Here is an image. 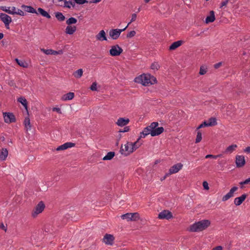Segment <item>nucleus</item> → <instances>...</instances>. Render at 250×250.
Masks as SVG:
<instances>
[{
	"label": "nucleus",
	"instance_id": "nucleus-49",
	"mask_svg": "<svg viewBox=\"0 0 250 250\" xmlns=\"http://www.w3.org/2000/svg\"><path fill=\"white\" fill-rule=\"evenodd\" d=\"M15 14H17V15H19L20 16H23L24 12L21 9H16Z\"/></svg>",
	"mask_w": 250,
	"mask_h": 250
},
{
	"label": "nucleus",
	"instance_id": "nucleus-8",
	"mask_svg": "<svg viewBox=\"0 0 250 250\" xmlns=\"http://www.w3.org/2000/svg\"><path fill=\"white\" fill-rule=\"evenodd\" d=\"M123 49L119 45L116 44L111 47L109 50V53L112 56H118L123 52Z\"/></svg>",
	"mask_w": 250,
	"mask_h": 250
},
{
	"label": "nucleus",
	"instance_id": "nucleus-55",
	"mask_svg": "<svg viewBox=\"0 0 250 250\" xmlns=\"http://www.w3.org/2000/svg\"><path fill=\"white\" fill-rule=\"evenodd\" d=\"M0 228L2 229L3 230H4L5 231H6L7 230L6 228L4 226V225L2 223L0 225Z\"/></svg>",
	"mask_w": 250,
	"mask_h": 250
},
{
	"label": "nucleus",
	"instance_id": "nucleus-13",
	"mask_svg": "<svg viewBox=\"0 0 250 250\" xmlns=\"http://www.w3.org/2000/svg\"><path fill=\"white\" fill-rule=\"evenodd\" d=\"M238 189V188L236 187H233L222 198L223 201H226L229 200L230 198L233 196V194L235 191Z\"/></svg>",
	"mask_w": 250,
	"mask_h": 250
},
{
	"label": "nucleus",
	"instance_id": "nucleus-20",
	"mask_svg": "<svg viewBox=\"0 0 250 250\" xmlns=\"http://www.w3.org/2000/svg\"><path fill=\"white\" fill-rule=\"evenodd\" d=\"M184 42L183 41H178L173 42L169 47V49L170 50H173L180 46Z\"/></svg>",
	"mask_w": 250,
	"mask_h": 250
},
{
	"label": "nucleus",
	"instance_id": "nucleus-43",
	"mask_svg": "<svg viewBox=\"0 0 250 250\" xmlns=\"http://www.w3.org/2000/svg\"><path fill=\"white\" fill-rule=\"evenodd\" d=\"M41 51L46 55H51L52 49H41Z\"/></svg>",
	"mask_w": 250,
	"mask_h": 250
},
{
	"label": "nucleus",
	"instance_id": "nucleus-64",
	"mask_svg": "<svg viewBox=\"0 0 250 250\" xmlns=\"http://www.w3.org/2000/svg\"><path fill=\"white\" fill-rule=\"evenodd\" d=\"M3 37V34L2 33H0V40L2 39Z\"/></svg>",
	"mask_w": 250,
	"mask_h": 250
},
{
	"label": "nucleus",
	"instance_id": "nucleus-24",
	"mask_svg": "<svg viewBox=\"0 0 250 250\" xmlns=\"http://www.w3.org/2000/svg\"><path fill=\"white\" fill-rule=\"evenodd\" d=\"M38 13L39 14H40L43 17H44L47 19L51 18V16L49 14V13L47 12H46V11H45L44 9H43L42 8H39L38 9Z\"/></svg>",
	"mask_w": 250,
	"mask_h": 250
},
{
	"label": "nucleus",
	"instance_id": "nucleus-36",
	"mask_svg": "<svg viewBox=\"0 0 250 250\" xmlns=\"http://www.w3.org/2000/svg\"><path fill=\"white\" fill-rule=\"evenodd\" d=\"M239 184L241 185V188H244V185H250V177L243 182H240Z\"/></svg>",
	"mask_w": 250,
	"mask_h": 250
},
{
	"label": "nucleus",
	"instance_id": "nucleus-54",
	"mask_svg": "<svg viewBox=\"0 0 250 250\" xmlns=\"http://www.w3.org/2000/svg\"><path fill=\"white\" fill-rule=\"evenodd\" d=\"M223 247L221 246H218L213 248V250H222Z\"/></svg>",
	"mask_w": 250,
	"mask_h": 250
},
{
	"label": "nucleus",
	"instance_id": "nucleus-2",
	"mask_svg": "<svg viewBox=\"0 0 250 250\" xmlns=\"http://www.w3.org/2000/svg\"><path fill=\"white\" fill-rule=\"evenodd\" d=\"M210 224L208 220H202L191 225L189 230L191 232H199L206 229Z\"/></svg>",
	"mask_w": 250,
	"mask_h": 250
},
{
	"label": "nucleus",
	"instance_id": "nucleus-18",
	"mask_svg": "<svg viewBox=\"0 0 250 250\" xmlns=\"http://www.w3.org/2000/svg\"><path fill=\"white\" fill-rule=\"evenodd\" d=\"M97 40L103 41H106L105 32L104 30H101L100 32L96 36Z\"/></svg>",
	"mask_w": 250,
	"mask_h": 250
},
{
	"label": "nucleus",
	"instance_id": "nucleus-23",
	"mask_svg": "<svg viewBox=\"0 0 250 250\" xmlns=\"http://www.w3.org/2000/svg\"><path fill=\"white\" fill-rule=\"evenodd\" d=\"M215 19V18L214 12L213 11H211L210 12L209 16H208L206 19V22L207 23H208L209 22H212L214 21Z\"/></svg>",
	"mask_w": 250,
	"mask_h": 250
},
{
	"label": "nucleus",
	"instance_id": "nucleus-50",
	"mask_svg": "<svg viewBox=\"0 0 250 250\" xmlns=\"http://www.w3.org/2000/svg\"><path fill=\"white\" fill-rule=\"evenodd\" d=\"M164 130L163 127H157V135L161 134Z\"/></svg>",
	"mask_w": 250,
	"mask_h": 250
},
{
	"label": "nucleus",
	"instance_id": "nucleus-14",
	"mask_svg": "<svg viewBox=\"0 0 250 250\" xmlns=\"http://www.w3.org/2000/svg\"><path fill=\"white\" fill-rule=\"evenodd\" d=\"M183 165L181 163H178L174 165L169 170V174H172L178 172L180 169H182Z\"/></svg>",
	"mask_w": 250,
	"mask_h": 250
},
{
	"label": "nucleus",
	"instance_id": "nucleus-15",
	"mask_svg": "<svg viewBox=\"0 0 250 250\" xmlns=\"http://www.w3.org/2000/svg\"><path fill=\"white\" fill-rule=\"evenodd\" d=\"M235 162L237 167H242L245 164V158L242 155L236 156Z\"/></svg>",
	"mask_w": 250,
	"mask_h": 250
},
{
	"label": "nucleus",
	"instance_id": "nucleus-45",
	"mask_svg": "<svg viewBox=\"0 0 250 250\" xmlns=\"http://www.w3.org/2000/svg\"><path fill=\"white\" fill-rule=\"evenodd\" d=\"M136 18H137V15L136 14H132L131 15V20H130V21L127 24V25L126 26H127V27L128 26V25L133 21H134L136 19Z\"/></svg>",
	"mask_w": 250,
	"mask_h": 250
},
{
	"label": "nucleus",
	"instance_id": "nucleus-28",
	"mask_svg": "<svg viewBox=\"0 0 250 250\" xmlns=\"http://www.w3.org/2000/svg\"><path fill=\"white\" fill-rule=\"evenodd\" d=\"M18 102L21 103L26 110H27V101L24 97H20L18 99Z\"/></svg>",
	"mask_w": 250,
	"mask_h": 250
},
{
	"label": "nucleus",
	"instance_id": "nucleus-32",
	"mask_svg": "<svg viewBox=\"0 0 250 250\" xmlns=\"http://www.w3.org/2000/svg\"><path fill=\"white\" fill-rule=\"evenodd\" d=\"M83 74V70L82 69H79L77 71H76L74 73V76L76 78H80Z\"/></svg>",
	"mask_w": 250,
	"mask_h": 250
},
{
	"label": "nucleus",
	"instance_id": "nucleus-40",
	"mask_svg": "<svg viewBox=\"0 0 250 250\" xmlns=\"http://www.w3.org/2000/svg\"><path fill=\"white\" fill-rule=\"evenodd\" d=\"M15 60H16V62L18 63V64L20 66H22L23 67H27V64L25 62H24L23 61H20V60H19L18 59H16Z\"/></svg>",
	"mask_w": 250,
	"mask_h": 250
},
{
	"label": "nucleus",
	"instance_id": "nucleus-35",
	"mask_svg": "<svg viewBox=\"0 0 250 250\" xmlns=\"http://www.w3.org/2000/svg\"><path fill=\"white\" fill-rule=\"evenodd\" d=\"M77 22V20L76 18L71 17L66 21V23L68 25H70L71 24L76 23Z\"/></svg>",
	"mask_w": 250,
	"mask_h": 250
},
{
	"label": "nucleus",
	"instance_id": "nucleus-62",
	"mask_svg": "<svg viewBox=\"0 0 250 250\" xmlns=\"http://www.w3.org/2000/svg\"><path fill=\"white\" fill-rule=\"evenodd\" d=\"M155 64L154 63H152L151 64V68L152 69H154L155 68Z\"/></svg>",
	"mask_w": 250,
	"mask_h": 250
},
{
	"label": "nucleus",
	"instance_id": "nucleus-5",
	"mask_svg": "<svg viewBox=\"0 0 250 250\" xmlns=\"http://www.w3.org/2000/svg\"><path fill=\"white\" fill-rule=\"evenodd\" d=\"M131 146V142H127L125 144L124 146L125 148L122 146L120 150L121 153L125 156H127L132 153L133 152V148H132Z\"/></svg>",
	"mask_w": 250,
	"mask_h": 250
},
{
	"label": "nucleus",
	"instance_id": "nucleus-48",
	"mask_svg": "<svg viewBox=\"0 0 250 250\" xmlns=\"http://www.w3.org/2000/svg\"><path fill=\"white\" fill-rule=\"evenodd\" d=\"M75 2L78 4H83L87 3L88 1L86 0H74Z\"/></svg>",
	"mask_w": 250,
	"mask_h": 250
},
{
	"label": "nucleus",
	"instance_id": "nucleus-53",
	"mask_svg": "<svg viewBox=\"0 0 250 250\" xmlns=\"http://www.w3.org/2000/svg\"><path fill=\"white\" fill-rule=\"evenodd\" d=\"M129 129H130V128H129V126H125L124 127V130L122 131H120V132H128V131H129Z\"/></svg>",
	"mask_w": 250,
	"mask_h": 250
},
{
	"label": "nucleus",
	"instance_id": "nucleus-12",
	"mask_svg": "<svg viewBox=\"0 0 250 250\" xmlns=\"http://www.w3.org/2000/svg\"><path fill=\"white\" fill-rule=\"evenodd\" d=\"M172 217V215L171 212L168 210H165L161 212L158 215V218L161 219H167L168 220Z\"/></svg>",
	"mask_w": 250,
	"mask_h": 250
},
{
	"label": "nucleus",
	"instance_id": "nucleus-41",
	"mask_svg": "<svg viewBox=\"0 0 250 250\" xmlns=\"http://www.w3.org/2000/svg\"><path fill=\"white\" fill-rule=\"evenodd\" d=\"M136 31L134 30L129 32L126 35L127 38H131L136 35Z\"/></svg>",
	"mask_w": 250,
	"mask_h": 250
},
{
	"label": "nucleus",
	"instance_id": "nucleus-6",
	"mask_svg": "<svg viewBox=\"0 0 250 250\" xmlns=\"http://www.w3.org/2000/svg\"><path fill=\"white\" fill-rule=\"evenodd\" d=\"M45 208V205L42 201H40L35 207L32 212V216L34 218L42 213Z\"/></svg>",
	"mask_w": 250,
	"mask_h": 250
},
{
	"label": "nucleus",
	"instance_id": "nucleus-26",
	"mask_svg": "<svg viewBox=\"0 0 250 250\" xmlns=\"http://www.w3.org/2000/svg\"><path fill=\"white\" fill-rule=\"evenodd\" d=\"M22 7H24V10L27 12L31 13H36L37 14H38L37 11L31 6L22 5Z\"/></svg>",
	"mask_w": 250,
	"mask_h": 250
},
{
	"label": "nucleus",
	"instance_id": "nucleus-39",
	"mask_svg": "<svg viewBox=\"0 0 250 250\" xmlns=\"http://www.w3.org/2000/svg\"><path fill=\"white\" fill-rule=\"evenodd\" d=\"M202 133L200 131H198L195 140L196 143H199L202 140Z\"/></svg>",
	"mask_w": 250,
	"mask_h": 250
},
{
	"label": "nucleus",
	"instance_id": "nucleus-9",
	"mask_svg": "<svg viewBox=\"0 0 250 250\" xmlns=\"http://www.w3.org/2000/svg\"><path fill=\"white\" fill-rule=\"evenodd\" d=\"M0 18L4 22L7 29H9V24L12 21L11 18L4 13H0Z\"/></svg>",
	"mask_w": 250,
	"mask_h": 250
},
{
	"label": "nucleus",
	"instance_id": "nucleus-21",
	"mask_svg": "<svg viewBox=\"0 0 250 250\" xmlns=\"http://www.w3.org/2000/svg\"><path fill=\"white\" fill-rule=\"evenodd\" d=\"M77 30L76 26L68 25L65 29V33L67 34L72 35Z\"/></svg>",
	"mask_w": 250,
	"mask_h": 250
},
{
	"label": "nucleus",
	"instance_id": "nucleus-16",
	"mask_svg": "<svg viewBox=\"0 0 250 250\" xmlns=\"http://www.w3.org/2000/svg\"><path fill=\"white\" fill-rule=\"evenodd\" d=\"M75 146V144L74 143H71V142H67V143H65L64 144L58 146L56 148V150L60 151V150H65L67 148L73 147Z\"/></svg>",
	"mask_w": 250,
	"mask_h": 250
},
{
	"label": "nucleus",
	"instance_id": "nucleus-61",
	"mask_svg": "<svg viewBox=\"0 0 250 250\" xmlns=\"http://www.w3.org/2000/svg\"><path fill=\"white\" fill-rule=\"evenodd\" d=\"M62 53H63V51L62 50L57 51V55L58 54H62Z\"/></svg>",
	"mask_w": 250,
	"mask_h": 250
},
{
	"label": "nucleus",
	"instance_id": "nucleus-30",
	"mask_svg": "<svg viewBox=\"0 0 250 250\" xmlns=\"http://www.w3.org/2000/svg\"><path fill=\"white\" fill-rule=\"evenodd\" d=\"M115 156V152L110 151L107 153V154L103 158V160H110Z\"/></svg>",
	"mask_w": 250,
	"mask_h": 250
},
{
	"label": "nucleus",
	"instance_id": "nucleus-63",
	"mask_svg": "<svg viewBox=\"0 0 250 250\" xmlns=\"http://www.w3.org/2000/svg\"><path fill=\"white\" fill-rule=\"evenodd\" d=\"M102 0H93V3H98V2H99L101 1Z\"/></svg>",
	"mask_w": 250,
	"mask_h": 250
},
{
	"label": "nucleus",
	"instance_id": "nucleus-31",
	"mask_svg": "<svg viewBox=\"0 0 250 250\" xmlns=\"http://www.w3.org/2000/svg\"><path fill=\"white\" fill-rule=\"evenodd\" d=\"M16 8L15 7H8V9H3L2 10L4 11L5 12L9 14L14 15L16 13Z\"/></svg>",
	"mask_w": 250,
	"mask_h": 250
},
{
	"label": "nucleus",
	"instance_id": "nucleus-29",
	"mask_svg": "<svg viewBox=\"0 0 250 250\" xmlns=\"http://www.w3.org/2000/svg\"><path fill=\"white\" fill-rule=\"evenodd\" d=\"M140 138H141L139 137L136 142H135L134 143H131V144H132L131 146H132V148H133V151H134L135 150H136L138 148H139L141 146L142 143L139 142Z\"/></svg>",
	"mask_w": 250,
	"mask_h": 250
},
{
	"label": "nucleus",
	"instance_id": "nucleus-27",
	"mask_svg": "<svg viewBox=\"0 0 250 250\" xmlns=\"http://www.w3.org/2000/svg\"><path fill=\"white\" fill-rule=\"evenodd\" d=\"M8 155V150L6 148H2L0 153V159L4 160Z\"/></svg>",
	"mask_w": 250,
	"mask_h": 250
},
{
	"label": "nucleus",
	"instance_id": "nucleus-47",
	"mask_svg": "<svg viewBox=\"0 0 250 250\" xmlns=\"http://www.w3.org/2000/svg\"><path fill=\"white\" fill-rule=\"evenodd\" d=\"M229 0H225L223 1H222V2L221 3V4H220V8H223L224 7L226 6V5H227V4L229 2Z\"/></svg>",
	"mask_w": 250,
	"mask_h": 250
},
{
	"label": "nucleus",
	"instance_id": "nucleus-25",
	"mask_svg": "<svg viewBox=\"0 0 250 250\" xmlns=\"http://www.w3.org/2000/svg\"><path fill=\"white\" fill-rule=\"evenodd\" d=\"M237 147V146L236 145H232L229 146L226 149L224 153L226 154H230L235 150Z\"/></svg>",
	"mask_w": 250,
	"mask_h": 250
},
{
	"label": "nucleus",
	"instance_id": "nucleus-1",
	"mask_svg": "<svg viewBox=\"0 0 250 250\" xmlns=\"http://www.w3.org/2000/svg\"><path fill=\"white\" fill-rule=\"evenodd\" d=\"M156 79L149 74H143L135 78V82L137 83H141L144 86H148L149 84L154 83Z\"/></svg>",
	"mask_w": 250,
	"mask_h": 250
},
{
	"label": "nucleus",
	"instance_id": "nucleus-59",
	"mask_svg": "<svg viewBox=\"0 0 250 250\" xmlns=\"http://www.w3.org/2000/svg\"><path fill=\"white\" fill-rule=\"evenodd\" d=\"M221 156H222L221 154L217 155H213V157H212V158L217 159L218 157H221Z\"/></svg>",
	"mask_w": 250,
	"mask_h": 250
},
{
	"label": "nucleus",
	"instance_id": "nucleus-37",
	"mask_svg": "<svg viewBox=\"0 0 250 250\" xmlns=\"http://www.w3.org/2000/svg\"><path fill=\"white\" fill-rule=\"evenodd\" d=\"M75 3L71 1H64V6L67 7L68 8H70L71 6H72L73 7L75 6Z\"/></svg>",
	"mask_w": 250,
	"mask_h": 250
},
{
	"label": "nucleus",
	"instance_id": "nucleus-19",
	"mask_svg": "<svg viewBox=\"0 0 250 250\" xmlns=\"http://www.w3.org/2000/svg\"><path fill=\"white\" fill-rule=\"evenodd\" d=\"M247 195L246 194H243L241 196L236 198L234 199V203L235 205L239 206L246 198Z\"/></svg>",
	"mask_w": 250,
	"mask_h": 250
},
{
	"label": "nucleus",
	"instance_id": "nucleus-33",
	"mask_svg": "<svg viewBox=\"0 0 250 250\" xmlns=\"http://www.w3.org/2000/svg\"><path fill=\"white\" fill-rule=\"evenodd\" d=\"M24 124L25 127L26 128L27 130L31 129V126L30 125V119L29 118V117H26L25 118L24 121Z\"/></svg>",
	"mask_w": 250,
	"mask_h": 250
},
{
	"label": "nucleus",
	"instance_id": "nucleus-17",
	"mask_svg": "<svg viewBox=\"0 0 250 250\" xmlns=\"http://www.w3.org/2000/svg\"><path fill=\"white\" fill-rule=\"evenodd\" d=\"M129 122V119L128 118H119L116 122V124L119 126H123L127 125Z\"/></svg>",
	"mask_w": 250,
	"mask_h": 250
},
{
	"label": "nucleus",
	"instance_id": "nucleus-51",
	"mask_svg": "<svg viewBox=\"0 0 250 250\" xmlns=\"http://www.w3.org/2000/svg\"><path fill=\"white\" fill-rule=\"evenodd\" d=\"M203 186L204 188L206 190H208L209 189L208 184L206 181L203 182Z\"/></svg>",
	"mask_w": 250,
	"mask_h": 250
},
{
	"label": "nucleus",
	"instance_id": "nucleus-34",
	"mask_svg": "<svg viewBox=\"0 0 250 250\" xmlns=\"http://www.w3.org/2000/svg\"><path fill=\"white\" fill-rule=\"evenodd\" d=\"M55 16L56 18L61 21H63L65 19V17L61 12H58L56 13Z\"/></svg>",
	"mask_w": 250,
	"mask_h": 250
},
{
	"label": "nucleus",
	"instance_id": "nucleus-56",
	"mask_svg": "<svg viewBox=\"0 0 250 250\" xmlns=\"http://www.w3.org/2000/svg\"><path fill=\"white\" fill-rule=\"evenodd\" d=\"M222 64V63L221 62H219V63H217L216 64H215L214 65V67L215 68H218L219 67H220V66Z\"/></svg>",
	"mask_w": 250,
	"mask_h": 250
},
{
	"label": "nucleus",
	"instance_id": "nucleus-10",
	"mask_svg": "<svg viewBox=\"0 0 250 250\" xmlns=\"http://www.w3.org/2000/svg\"><path fill=\"white\" fill-rule=\"evenodd\" d=\"M3 118L5 122L7 123H11L16 122L15 117L12 113H3Z\"/></svg>",
	"mask_w": 250,
	"mask_h": 250
},
{
	"label": "nucleus",
	"instance_id": "nucleus-11",
	"mask_svg": "<svg viewBox=\"0 0 250 250\" xmlns=\"http://www.w3.org/2000/svg\"><path fill=\"white\" fill-rule=\"evenodd\" d=\"M115 238L114 236L110 234H105L103 238L104 242L108 245H112L114 243Z\"/></svg>",
	"mask_w": 250,
	"mask_h": 250
},
{
	"label": "nucleus",
	"instance_id": "nucleus-44",
	"mask_svg": "<svg viewBox=\"0 0 250 250\" xmlns=\"http://www.w3.org/2000/svg\"><path fill=\"white\" fill-rule=\"evenodd\" d=\"M206 126H209L208 125V123L207 121H204L202 124H201L200 125L198 126L197 129H199L200 128H201L202 127H204Z\"/></svg>",
	"mask_w": 250,
	"mask_h": 250
},
{
	"label": "nucleus",
	"instance_id": "nucleus-60",
	"mask_svg": "<svg viewBox=\"0 0 250 250\" xmlns=\"http://www.w3.org/2000/svg\"><path fill=\"white\" fill-rule=\"evenodd\" d=\"M51 55H57V51L52 50Z\"/></svg>",
	"mask_w": 250,
	"mask_h": 250
},
{
	"label": "nucleus",
	"instance_id": "nucleus-38",
	"mask_svg": "<svg viewBox=\"0 0 250 250\" xmlns=\"http://www.w3.org/2000/svg\"><path fill=\"white\" fill-rule=\"evenodd\" d=\"M207 122L208 123V125H209V126H213L217 124L216 119L213 118H210Z\"/></svg>",
	"mask_w": 250,
	"mask_h": 250
},
{
	"label": "nucleus",
	"instance_id": "nucleus-3",
	"mask_svg": "<svg viewBox=\"0 0 250 250\" xmlns=\"http://www.w3.org/2000/svg\"><path fill=\"white\" fill-rule=\"evenodd\" d=\"M149 134L152 137L156 136V122L152 123L150 125L145 127L140 133V138H145Z\"/></svg>",
	"mask_w": 250,
	"mask_h": 250
},
{
	"label": "nucleus",
	"instance_id": "nucleus-4",
	"mask_svg": "<svg viewBox=\"0 0 250 250\" xmlns=\"http://www.w3.org/2000/svg\"><path fill=\"white\" fill-rule=\"evenodd\" d=\"M123 220L126 219L127 221H137L140 218V214L138 212L127 213L121 216Z\"/></svg>",
	"mask_w": 250,
	"mask_h": 250
},
{
	"label": "nucleus",
	"instance_id": "nucleus-42",
	"mask_svg": "<svg viewBox=\"0 0 250 250\" xmlns=\"http://www.w3.org/2000/svg\"><path fill=\"white\" fill-rule=\"evenodd\" d=\"M97 84L96 82L93 83L92 85L90 87V90L92 91H97Z\"/></svg>",
	"mask_w": 250,
	"mask_h": 250
},
{
	"label": "nucleus",
	"instance_id": "nucleus-46",
	"mask_svg": "<svg viewBox=\"0 0 250 250\" xmlns=\"http://www.w3.org/2000/svg\"><path fill=\"white\" fill-rule=\"evenodd\" d=\"M207 72L206 68L204 66H201L200 69L199 74L200 75H204Z\"/></svg>",
	"mask_w": 250,
	"mask_h": 250
},
{
	"label": "nucleus",
	"instance_id": "nucleus-22",
	"mask_svg": "<svg viewBox=\"0 0 250 250\" xmlns=\"http://www.w3.org/2000/svg\"><path fill=\"white\" fill-rule=\"evenodd\" d=\"M74 97V93L73 92H69L63 95L62 97L63 101L71 100Z\"/></svg>",
	"mask_w": 250,
	"mask_h": 250
},
{
	"label": "nucleus",
	"instance_id": "nucleus-7",
	"mask_svg": "<svg viewBox=\"0 0 250 250\" xmlns=\"http://www.w3.org/2000/svg\"><path fill=\"white\" fill-rule=\"evenodd\" d=\"M127 28V26H126L124 29H111L109 31V36L113 40H117L120 36L121 33L125 31Z\"/></svg>",
	"mask_w": 250,
	"mask_h": 250
},
{
	"label": "nucleus",
	"instance_id": "nucleus-52",
	"mask_svg": "<svg viewBox=\"0 0 250 250\" xmlns=\"http://www.w3.org/2000/svg\"><path fill=\"white\" fill-rule=\"evenodd\" d=\"M52 110L53 111H56L57 112H58L59 114H62L61 110L59 107H54V108H53Z\"/></svg>",
	"mask_w": 250,
	"mask_h": 250
},
{
	"label": "nucleus",
	"instance_id": "nucleus-57",
	"mask_svg": "<svg viewBox=\"0 0 250 250\" xmlns=\"http://www.w3.org/2000/svg\"><path fill=\"white\" fill-rule=\"evenodd\" d=\"M244 151L246 152L250 153V146L246 147Z\"/></svg>",
	"mask_w": 250,
	"mask_h": 250
},
{
	"label": "nucleus",
	"instance_id": "nucleus-58",
	"mask_svg": "<svg viewBox=\"0 0 250 250\" xmlns=\"http://www.w3.org/2000/svg\"><path fill=\"white\" fill-rule=\"evenodd\" d=\"M212 157H213V155H211V154H208V155H207L205 157V158L206 159H208V158H212Z\"/></svg>",
	"mask_w": 250,
	"mask_h": 250
}]
</instances>
